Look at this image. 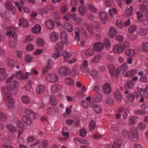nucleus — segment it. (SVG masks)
<instances>
[{"instance_id":"obj_1","label":"nucleus","mask_w":148,"mask_h":148,"mask_svg":"<svg viewBox=\"0 0 148 148\" xmlns=\"http://www.w3.org/2000/svg\"><path fill=\"white\" fill-rule=\"evenodd\" d=\"M14 75H12L11 77L8 78L6 80V88L3 90L5 104L9 108H12L14 103V99L12 98L10 90H14L18 86L17 82L13 79V78L14 77Z\"/></svg>"},{"instance_id":"obj_2","label":"nucleus","mask_w":148,"mask_h":148,"mask_svg":"<svg viewBox=\"0 0 148 148\" xmlns=\"http://www.w3.org/2000/svg\"><path fill=\"white\" fill-rule=\"evenodd\" d=\"M17 29L13 26H11L9 27L6 31V35L10 38H13L14 41H17L16 38L17 34H16Z\"/></svg>"},{"instance_id":"obj_3","label":"nucleus","mask_w":148,"mask_h":148,"mask_svg":"<svg viewBox=\"0 0 148 148\" xmlns=\"http://www.w3.org/2000/svg\"><path fill=\"white\" fill-rule=\"evenodd\" d=\"M75 37L74 39L77 41H80L79 34H80L84 38L86 39L87 38V34L85 30L83 28L77 27L75 29Z\"/></svg>"},{"instance_id":"obj_4","label":"nucleus","mask_w":148,"mask_h":148,"mask_svg":"<svg viewBox=\"0 0 148 148\" xmlns=\"http://www.w3.org/2000/svg\"><path fill=\"white\" fill-rule=\"evenodd\" d=\"M47 80L50 83L57 82L59 81V77L55 74L48 73L46 75Z\"/></svg>"},{"instance_id":"obj_5","label":"nucleus","mask_w":148,"mask_h":148,"mask_svg":"<svg viewBox=\"0 0 148 148\" xmlns=\"http://www.w3.org/2000/svg\"><path fill=\"white\" fill-rule=\"evenodd\" d=\"M130 133L132 136V139L133 141L136 142L139 140L138 134L135 128L133 127L131 128Z\"/></svg>"},{"instance_id":"obj_6","label":"nucleus","mask_w":148,"mask_h":148,"mask_svg":"<svg viewBox=\"0 0 148 148\" xmlns=\"http://www.w3.org/2000/svg\"><path fill=\"white\" fill-rule=\"evenodd\" d=\"M69 68L67 67H63L60 68L58 72V73L61 75L66 76L70 73Z\"/></svg>"},{"instance_id":"obj_7","label":"nucleus","mask_w":148,"mask_h":148,"mask_svg":"<svg viewBox=\"0 0 148 148\" xmlns=\"http://www.w3.org/2000/svg\"><path fill=\"white\" fill-rule=\"evenodd\" d=\"M25 113L31 119H36L37 115L33 111L29 109L26 108L24 111Z\"/></svg>"},{"instance_id":"obj_8","label":"nucleus","mask_w":148,"mask_h":148,"mask_svg":"<svg viewBox=\"0 0 148 148\" xmlns=\"http://www.w3.org/2000/svg\"><path fill=\"white\" fill-rule=\"evenodd\" d=\"M104 48L103 43L100 42L94 43L93 45V49L97 52H100L102 51Z\"/></svg>"},{"instance_id":"obj_9","label":"nucleus","mask_w":148,"mask_h":148,"mask_svg":"<svg viewBox=\"0 0 148 148\" xmlns=\"http://www.w3.org/2000/svg\"><path fill=\"white\" fill-rule=\"evenodd\" d=\"M103 91L106 95L110 94L111 92V88L110 85L108 83L104 84L102 86Z\"/></svg>"},{"instance_id":"obj_10","label":"nucleus","mask_w":148,"mask_h":148,"mask_svg":"<svg viewBox=\"0 0 148 148\" xmlns=\"http://www.w3.org/2000/svg\"><path fill=\"white\" fill-rule=\"evenodd\" d=\"M99 17L101 19V22L103 24L106 23L108 20L107 16L106 14L104 12H100L99 13Z\"/></svg>"},{"instance_id":"obj_11","label":"nucleus","mask_w":148,"mask_h":148,"mask_svg":"<svg viewBox=\"0 0 148 148\" xmlns=\"http://www.w3.org/2000/svg\"><path fill=\"white\" fill-rule=\"evenodd\" d=\"M62 88L61 85L58 84H55L51 87V92L52 93H55L60 90Z\"/></svg>"},{"instance_id":"obj_12","label":"nucleus","mask_w":148,"mask_h":148,"mask_svg":"<svg viewBox=\"0 0 148 148\" xmlns=\"http://www.w3.org/2000/svg\"><path fill=\"white\" fill-rule=\"evenodd\" d=\"M148 89V86H146L145 89H142L141 88L138 89V91L141 96L143 97L146 98H148V93L146 91Z\"/></svg>"},{"instance_id":"obj_13","label":"nucleus","mask_w":148,"mask_h":148,"mask_svg":"<svg viewBox=\"0 0 148 148\" xmlns=\"http://www.w3.org/2000/svg\"><path fill=\"white\" fill-rule=\"evenodd\" d=\"M124 50L121 44L117 45L115 46L113 48L114 52L116 53L120 54Z\"/></svg>"},{"instance_id":"obj_14","label":"nucleus","mask_w":148,"mask_h":148,"mask_svg":"<svg viewBox=\"0 0 148 148\" xmlns=\"http://www.w3.org/2000/svg\"><path fill=\"white\" fill-rule=\"evenodd\" d=\"M79 13L82 15L84 16L87 13L88 10L86 7L84 5H80L78 8Z\"/></svg>"},{"instance_id":"obj_15","label":"nucleus","mask_w":148,"mask_h":148,"mask_svg":"<svg viewBox=\"0 0 148 148\" xmlns=\"http://www.w3.org/2000/svg\"><path fill=\"white\" fill-rule=\"evenodd\" d=\"M7 77V75L5 69L3 68H0V81L5 80Z\"/></svg>"},{"instance_id":"obj_16","label":"nucleus","mask_w":148,"mask_h":148,"mask_svg":"<svg viewBox=\"0 0 148 148\" xmlns=\"http://www.w3.org/2000/svg\"><path fill=\"white\" fill-rule=\"evenodd\" d=\"M51 60L48 59L47 60V65L45 66L43 70L42 73L44 74H46L49 70L51 69V66L50 65Z\"/></svg>"},{"instance_id":"obj_17","label":"nucleus","mask_w":148,"mask_h":148,"mask_svg":"<svg viewBox=\"0 0 148 148\" xmlns=\"http://www.w3.org/2000/svg\"><path fill=\"white\" fill-rule=\"evenodd\" d=\"M114 97L117 101L121 102L123 99V97L119 91L116 90L114 93Z\"/></svg>"},{"instance_id":"obj_18","label":"nucleus","mask_w":148,"mask_h":148,"mask_svg":"<svg viewBox=\"0 0 148 148\" xmlns=\"http://www.w3.org/2000/svg\"><path fill=\"white\" fill-rule=\"evenodd\" d=\"M117 33L116 31L113 27H111L109 29L108 34L110 38H113L115 36Z\"/></svg>"},{"instance_id":"obj_19","label":"nucleus","mask_w":148,"mask_h":148,"mask_svg":"<svg viewBox=\"0 0 148 148\" xmlns=\"http://www.w3.org/2000/svg\"><path fill=\"white\" fill-rule=\"evenodd\" d=\"M137 32L138 34L142 36L146 35L147 33V30L146 29L142 27L139 28Z\"/></svg>"},{"instance_id":"obj_20","label":"nucleus","mask_w":148,"mask_h":148,"mask_svg":"<svg viewBox=\"0 0 148 148\" xmlns=\"http://www.w3.org/2000/svg\"><path fill=\"white\" fill-rule=\"evenodd\" d=\"M102 98V97L101 94H95L93 97V100L96 103H99L101 101Z\"/></svg>"},{"instance_id":"obj_21","label":"nucleus","mask_w":148,"mask_h":148,"mask_svg":"<svg viewBox=\"0 0 148 148\" xmlns=\"http://www.w3.org/2000/svg\"><path fill=\"white\" fill-rule=\"evenodd\" d=\"M45 90V87L43 85L38 86L36 88V92L38 94H42Z\"/></svg>"},{"instance_id":"obj_22","label":"nucleus","mask_w":148,"mask_h":148,"mask_svg":"<svg viewBox=\"0 0 148 148\" xmlns=\"http://www.w3.org/2000/svg\"><path fill=\"white\" fill-rule=\"evenodd\" d=\"M46 23V27L49 29H52L54 26V23L52 20H49L45 22Z\"/></svg>"},{"instance_id":"obj_23","label":"nucleus","mask_w":148,"mask_h":148,"mask_svg":"<svg viewBox=\"0 0 148 148\" xmlns=\"http://www.w3.org/2000/svg\"><path fill=\"white\" fill-rule=\"evenodd\" d=\"M49 103L52 106H56L57 105V101L56 97L51 95L49 99Z\"/></svg>"},{"instance_id":"obj_24","label":"nucleus","mask_w":148,"mask_h":148,"mask_svg":"<svg viewBox=\"0 0 148 148\" xmlns=\"http://www.w3.org/2000/svg\"><path fill=\"white\" fill-rule=\"evenodd\" d=\"M41 30V27L40 25H37L32 28V32L36 34L39 33Z\"/></svg>"},{"instance_id":"obj_25","label":"nucleus","mask_w":148,"mask_h":148,"mask_svg":"<svg viewBox=\"0 0 148 148\" xmlns=\"http://www.w3.org/2000/svg\"><path fill=\"white\" fill-rule=\"evenodd\" d=\"M5 6L7 9L10 10H13L14 8L11 2L9 1H7L5 2Z\"/></svg>"},{"instance_id":"obj_26","label":"nucleus","mask_w":148,"mask_h":148,"mask_svg":"<svg viewBox=\"0 0 148 148\" xmlns=\"http://www.w3.org/2000/svg\"><path fill=\"white\" fill-rule=\"evenodd\" d=\"M64 45L62 42H59L56 44L55 49L57 52L61 51L63 50Z\"/></svg>"},{"instance_id":"obj_27","label":"nucleus","mask_w":148,"mask_h":148,"mask_svg":"<svg viewBox=\"0 0 148 148\" xmlns=\"http://www.w3.org/2000/svg\"><path fill=\"white\" fill-rule=\"evenodd\" d=\"M125 53L126 56L131 57L134 56L135 54V50L132 49H129L125 51Z\"/></svg>"},{"instance_id":"obj_28","label":"nucleus","mask_w":148,"mask_h":148,"mask_svg":"<svg viewBox=\"0 0 148 148\" xmlns=\"http://www.w3.org/2000/svg\"><path fill=\"white\" fill-rule=\"evenodd\" d=\"M15 4L19 11L21 12L22 10L21 6H22L24 5V2L22 0H21L18 2L17 1L15 2Z\"/></svg>"},{"instance_id":"obj_29","label":"nucleus","mask_w":148,"mask_h":148,"mask_svg":"<svg viewBox=\"0 0 148 148\" xmlns=\"http://www.w3.org/2000/svg\"><path fill=\"white\" fill-rule=\"evenodd\" d=\"M19 25L23 27H27L28 26V22L26 20L22 18L19 19Z\"/></svg>"},{"instance_id":"obj_30","label":"nucleus","mask_w":148,"mask_h":148,"mask_svg":"<svg viewBox=\"0 0 148 148\" xmlns=\"http://www.w3.org/2000/svg\"><path fill=\"white\" fill-rule=\"evenodd\" d=\"M122 141L120 140H116L113 144V148H120Z\"/></svg>"},{"instance_id":"obj_31","label":"nucleus","mask_w":148,"mask_h":148,"mask_svg":"<svg viewBox=\"0 0 148 148\" xmlns=\"http://www.w3.org/2000/svg\"><path fill=\"white\" fill-rule=\"evenodd\" d=\"M137 118L135 116H131L130 117L128 120L129 124L130 125H133L136 122Z\"/></svg>"},{"instance_id":"obj_32","label":"nucleus","mask_w":148,"mask_h":148,"mask_svg":"<svg viewBox=\"0 0 148 148\" xmlns=\"http://www.w3.org/2000/svg\"><path fill=\"white\" fill-rule=\"evenodd\" d=\"M48 141L45 140H44L41 141L39 147L41 148H47L48 147Z\"/></svg>"},{"instance_id":"obj_33","label":"nucleus","mask_w":148,"mask_h":148,"mask_svg":"<svg viewBox=\"0 0 148 148\" xmlns=\"http://www.w3.org/2000/svg\"><path fill=\"white\" fill-rule=\"evenodd\" d=\"M22 121L24 123L27 125H30L32 123V121L31 119H29L26 116H23L22 118Z\"/></svg>"},{"instance_id":"obj_34","label":"nucleus","mask_w":148,"mask_h":148,"mask_svg":"<svg viewBox=\"0 0 148 148\" xmlns=\"http://www.w3.org/2000/svg\"><path fill=\"white\" fill-rule=\"evenodd\" d=\"M101 56L100 55H98L95 56L91 60V62L92 63H97L99 62L100 60Z\"/></svg>"},{"instance_id":"obj_35","label":"nucleus","mask_w":148,"mask_h":148,"mask_svg":"<svg viewBox=\"0 0 148 148\" xmlns=\"http://www.w3.org/2000/svg\"><path fill=\"white\" fill-rule=\"evenodd\" d=\"M58 36L57 33L52 32L50 34V39L51 40L54 42H57L58 40Z\"/></svg>"},{"instance_id":"obj_36","label":"nucleus","mask_w":148,"mask_h":148,"mask_svg":"<svg viewBox=\"0 0 148 148\" xmlns=\"http://www.w3.org/2000/svg\"><path fill=\"white\" fill-rule=\"evenodd\" d=\"M64 28L69 32H71L73 30V28L72 25L69 23L66 22L64 26Z\"/></svg>"},{"instance_id":"obj_37","label":"nucleus","mask_w":148,"mask_h":148,"mask_svg":"<svg viewBox=\"0 0 148 148\" xmlns=\"http://www.w3.org/2000/svg\"><path fill=\"white\" fill-rule=\"evenodd\" d=\"M133 85V84L132 82L128 81L124 84V87L126 89L128 90L132 88Z\"/></svg>"},{"instance_id":"obj_38","label":"nucleus","mask_w":148,"mask_h":148,"mask_svg":"<svg viewBox=\"0 0 148 148\" xmlns=\"http://www.w3.org/2000/svg\"><path fill=\"white\" fill-rule=\"evenodd\" d=\"M140 48L143 51H148V42L143 43L141 45Z\"/></svg>"},{"instance_id":"obj_39","label":"nucleus","mask_w":148,"mask_h":148,"mask_svg":"<svg viewBox=\"0 0 148 148\" xmlns=\"http://www.w3.org/2000/svg\"><path fill=\"white\" fill-rule=\"evenodd\" d=\"M108 67L112 77H113L114 76V71L115 69V67L112 64L109 65Z\"/></svg>"},{"instance_id":"obj_40","label":"nucleus","mask_w":148,"mask_h":148,"mask_svg":"<svg viewBox=\"0 0 148 148\" xmlns=\"http://www.w3.org/2000/svg\"><path fill=\"white\" fill-rule=\"evenodd\" d=\"M105 103L109 105H113L114 103V99L112 97H108L106 99Z\"/></svg>"},{"instance_id":"obj_41","label":"nucleus","mask_w":148,"mask_h":148,"mask_svg":"<svg viewBox=\"0 0 148 148\" xmlns=\"http://www.w3.org/2000/svg\"><path fill=\"white\" fill-rule=\"evenodd\" d=\"M16 123V125L18 127L22 130H25V125L20 120H17Z\"/></svg>"},{"instance_id":"obj_42","label":"nucleus","mask_w":148,"mask_h":148,"mask_svg":"<svg viewBox=\"0 0 148 148\" xmlns=\"http://www.w3.org/2000/svg\"><path fill=\"white\" fill-rule=\"evenodd\" d=\"M87 7L89 10L92 12L95 13L97 12V9L95 8L93 5L90 4H88L87 5Z\"/></svg>"},{"instance_id":"obj_43","label":"nucleus","mask_w":148,"mask_h":148,"mask_svg":"<svg viewBox=\"0 0 148 148\" xmlns=\"http://www.w3.org/2000/svg\"><path fill=\"white\" fill-rule=\"evenodd\" d=\"M90 74L92 77L94 79L97 78L99 76L98 72L96 70H93L90 72Z\"/></svg>"},{"instance_id":"obj_44","label":"nucleus","mask_w":148,"mask_h":148,"mask_svg":"<svg viewBox=\"0 0 148 148\" xmlns=\"http://www.w3.org/2000/svg\"><path fill=\"white\" fill-rule=\"evenodd\" d=\"M119 67L120 68L119 69L122 73L126 71L127 69V65L126 64H123Z\"/></svg>"},{"instance_id":"obj_45","label":"nucleus","mask_w":148,"mask_h":148,"mask_svg":"<svg viewBox=\"0 0 148 148\" xmlns=\"http://www.w3.org/2000/svg\"><path fill=\"white\" fill-rule=\"evenodd\" d=\"M36 42L38 45L41 47L44 46L45 44V42L43 39L40 38L37 39Z\"/></svg>"},{"instance_id":"obj_46","label":"nucleus","mask_w":148,"mask_h":148,"mask_svg":"<svg viewBox=\"0 0 148 148\" xmlns=\"http://www.w3.org/2000/svg\"><path fill=\"white\" fill-rule=\"evenodd\" d=\"M62 55L64 57V62H66V61L70 57L69 53L66 51H64L62 53Z\"/></svg>"},{"instance_id":"obj_47","label":"nucleus","mask_w":148,"mask_h":148,"mask_svg":"<svg viewBox=\"0 0 148 148\" xmlns=\"http://www.w3.org/2000/svg\"><path fill=\"white\" fill-rule=\"evenodd\" d=\"M94 53V51L92 49H86L85 52V55L88 56H90L92 55Z\"/></svg>"},{"instance_id":"obj_48","label":"nucleus","mask_w":148,"mask_h":148,"mask_svg":"<svg viewBox=\"0 0 148 148\" xmlns=\"http://www.w3.org/2000/svg\"><path fill=\"white\" fill-rule=\"evenodd\" d=\"M6 127L11 132H14L16 131V128L11 124H8L6 125Z\"/></svg>"},{"instance_id":"obj_49","label":"nucleus","mask_w":148,"mask_h":148,"mask_svg":"<svg viewBox=\"0 0 148 148\" xmlns=\"http://www.w3.org/2000/svg\"><path fill=\"white\" fill-rule=\"evenodd\" d=\"M21 100L23 102L26 104H28L30 102L29 99L27 95H23L21 98Z\"/></svg>"},{"instance_id":"obj_50","label":"nucleus","mask_w":148,"mask_h":148,"mask_svg":"<svg viewBox=\"0 0 148 148\" xmlns=\"http://www.w3.org/2000/svg\"><path fill=\"white\" fill-rule=\"evenodd\" d=\"M65 81L66 84H69L70 86L73 85L74 84L73 80L70 77L66 78Z\"/></svg>"},{"instance_id":"obj_51","label":"nucleus","mask_w":148,"mask_h":148,"mask_svg":"<svg viewBox=\"0 0 148 148\" xmlns=\"http://www.w3.org/2000/svg\"><path fill=\"white\" fill-rule=\"evenodd\" d=\"M12 75H14V77H15L18 79L24 78L23 74L21 71H18L16 72L15 74H13Z\"/></svg>"},{"instance_id":"obj_52","label":"nucleus","mask_w":148,"mask_h":148,"mask_svg":"<svg viewBox=\"0 0 148 148\" xmlns=\"http://www.w3.org/2000/svg\"><path fill=\"white\" fill-rule=\"evenodd\" d=\"M33 59V57L29 54H26L25 58V61L27 63H30Z\"/></svg>"},{"instance_id":"obj_53","label":"nucleus","mask_w":148,"mask_h":148,"mask_svg":"<svg viewBox=\"0 0 148 148\" xmlns=\"http://www.w3.org/2000/svg\"><path fill=\"white\" fill-rule=\"evenodd\" d=\"M126 11L127 15L128 16H130L133 12V8L132 6H130L128 9H126Z\"/></svg>"},{"instance_id":"obj_54","label":"nucleus","mask_w":148,"mask_h":148,"mask_svg":"<svg viewBox=\"0 0 148 148\" xmlns=\"http://www.w3.org/2000/svg\"><path fill=\"white\" fill-rule=\"evenodd\" d=\"M96 127L95 123L93 120H92L91 121L90 123L89 128L90 130H93Z\"/></svg>"},{"instance_id":"obj_55","label":"nucleus","mask_w":148,"mask_h":148,"mask_svg":"<svg viewBox=\"0 0 148 148\" xmlns=\"http://www.w3.org/2000/svg\"><path fill=\"white\" fill-rule=\"evenodd\" d=\"M129 112L128 110L126 108H125V109L124 111H123V118L126 119L127 118V114Z\"/></svg>"},{"instance_id":"obj_56","label":"nucleus","mask_w":148,"mask_h":148,"mask_svg":"<svg viewBox=\"0 0 148 148\" xmlns=\"http://www.w3.org/2000/svg\"><path fill=\"white\" fill-rule=\"evenodd\" d=\"M87 132L86 130L84 129H82L79 132V134L81 136L85 137L86 136Z\"/></svg>"},{"instance_id":"obj_57","label":"nucleus","mask_w":148,"mask_h":148,"mask_svg":"<svg viewBox=\"0 0 148 148\" xmlns=\"http://www.w3.org/2000/svg\"><path fill=\"white\" fill-rule=\"evenodd\" d=\"M75 23L79 25L83 22V20L79 17H77L74 20Z\"/></svg>"},{"instance_id":"obj_58","label":"nucleus","mask_w":148,"mask_h":148,"mask_svg":"<svg viewBox=\"0 0 148 148\" xmlns=\"http://www.w3.org/2000/svg\"><path fill=\"white\" fill-rule=\"evenodd\" d=\"M146 112L147 111L145 110H138L135 112V113L138 115L145 114Z\"/></svg>"},{"instance_id":"obj_59","label":"nucleus","mask_w":148,"mask_h":148,"mask_svg":"<svg viewBox=\"0 0 148 148\" xmlns=\"http://www.w3.org/2000/svg\"><path fill=\"white\" fill-rule=\"evenodd\" d=\"M104 44L106 48H109L110 46V43L108 39L105 38L104 39Z\"/></svg>"},{"instance_id":"obj_60","label":"nucleus","mask_w":148,"mask_h":148,"mask_svg":"<svg viewBox=\"0 0 148 148\" xmlns=\"http://www.w3.org/2000/svg\"><path fill=\"white\" fill-rule=\"evenodd\" d=\"M106 3L107 6L112 7L114 5L113 0H106Z\"/></svg>"},{"instance_id":"obj_61","label":"nucleus","mask_w":148,"mask_h":148,"mask_svg":"<svg viewBox=\"0 0 148 148\" xmlns=\"http://www.w3.org/2000/svg\"><path fill=\"white\" fill-rule=\"evenodd\" d=\"M92 26L95 29H98L99 28V23L97 22H94L92 23Z\"/></svg>"},{"instance_id":"obj_62","label":"nucleus","mask_w":148,"mask_h":148,"mask_svg":"<svg viewBox=\"0 0 148 148\" xmlns=\"http://www.w3.org/2000/svg\"><path fill=\"white\" fill-rule=\"evenodd\" d=\"M122 132L123 135L125 137L129 138L130 137V134L129 131L126 129H124L123 130Z\"/></svg>"},{"instance_id":"obj_63","label":"nucleus","mask_w":148,"mask_h":148,"mask_svg":"<svg viewBox=\"0 0 148 148\" xmlns=\"http://www.w3.org/2000/svg\"><path fill=\"white\" fill-rule=\"evenodd\" d=\"M124 50L125 49L128 48L130 46L129 43L127 41L124 42L122 44H121Z\"/></svg>"},{"instance_id":"obj_64","label":"nucleus","mask_w":148,"mask_h":148,"mask_svg":"<svg viewBox=\"0 0 148 148\" xmlns=\"http://www.w3.org/2000/svg\"><path fill=\"white\" fill-rule=\"evenodd\" d=\"M93 109L95 112L99 114L101 112V108L97 105L95 107V108Z\"/></svg>"}]
</instances>
